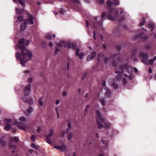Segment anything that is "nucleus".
<instances>
[{
	"label": "nucleus",
	"mask_w": 156,
	"mask_h": 156,
	"mask_svg": "<svg viewBox=\"0 0 156 156\" xmlns=\"http://www.w3.org/2000/svg\"><path fill=\"white\" fill-rule=\"evenodd\" d=\"M29 44V40H25L24 38L20 39V50L21 51L20 53V64L23 66H25L27 61L32 58L31 52L25 49V45L28 46Z\"/></svg>",
	"instance_id": "f257e3e1"
},
{
	"label": "nucleus",
	"mask_w": 156,
	"mask_h": 156,
	"mask_svg": "<svg viewBox=\"0 0 156 156\" xmlns=\"http://www.w3.org/2000/svg\"><path fill=\"white\" fill-rule=\"evenodd\" d=\"M96 114L97 115L96 120L98 128L100 129H102L103 125L104 128L106 129L109 128L111 126V124L109 122H107L105 118L101 117V114L98 111H96Z\"/></svg>",
	"instance_id": "f03ea898"
},
{
	"label": "nucleus",
	"mask_w": 156,
	"mask_h": 156,
	"mask_svg": "<svg viewBox=\"0 0 156 156\" xmlns=\"http://www.w3.org/2000/svg\"><path fill=\"white\" fill-rule=\"evenodd\" d=\"M31 88V86L30 84L27 85L24 90V94L22 96V98L23 101L31 105L33 104V100L31 98L28 97Z\"/></svg>",
	"instance_id": "7ed1b4c3"
},
{
	"label": "nucleus",
	"mask_w": 156,
	"mask_h": 156,
	"mask_svg": "<svg viewBox=\"0 0 156 156\" xmlns=\"http://www.w3.org/2000/svg\"><path fill=\"white\" fill-rule=\"evenodd\" d=\"M119 13V11L116 10L115 12L112 7H109L108 9V14L107 17L108 19L111 20L113 21L118 18V14Z\"/></svg>",
	"instance_id": "20e7f679"
},
{
	"label": "nucleus",
	"mask_w": 156,
	"mask_h": 156,
	"mask_svg": "<svg viewBox=\"0 0 156 156\" xmlns=\"http://www.w3.org/2000/svg\"><path fill=\"white\" fill-rule=\"evenodd\" d=\"M140 55L142 57V62L146 65L150 64L151 65H153L154 61L152 59L148 60L149 56L147 53H141Z\"/></svg>",
	"instance_id": "39448f33"
},
{
	"label": "nucleus",
	"mask_w": 156,
	"mask_h": 156,
	"mask_svg": "<svg viewBox=\"0 0 156 156\" xmlns=\"http://www.w3.org/2000/svg\"><path fill=\"white\" fill-rule=\"evenodd\" d=\"M27 119L24 117H20V129L26 131L27 129Z\"/></svg>",
	"instance_id": "423d86ee"
},
{
	"label": "nucleus",
	"mask_w": 156,
	"mask_h": 156,
	"mask_svg": "<svg viewBox=\"0 0 156 156\" xmlns=\"http://www.w3.org/2000/svg\"><path fill=\"white\" fill-rule=\"evenodd\" d=\"M26 15L28 17V19L25 20L24 21V22L27 25L28 23L32 25L34 24V17L29 12H26Z\"/></svg>",
	"instance_id": "0eeeda50"
},
{
	"label": "nucleus",
	"mask_w": 156,
	"mask_h": 156,
	"mask_svg": "<svg viewBox=\"0 0 156 156\" xmlns=\"http://www.w3.org/2000/svg\"><path fill=\"white\" fill-rule=\"evenodd\" d=\"M116 56H117V60L118 61L121 62L122 61V58L120 55L119 53H117L115 54L114 55L110 57L109 58H105L104 59V61L106 63H107L108 62L109 60L111 58L113 59Z\"/></svg>",
	"instance_id": "6e6552de"
},
{
	"label": "nucleus",
	"mask_w": 156,
	"mask_h": 156,
	"mask_svg": "<svg viewBox=\"0 0 156 156\" xmlns=\"http://www.w3.org/2000/svg\"><path fill=\"white\" fill-rule=\"evenodd\" d=\"M128 66L129 65L127 64H122V65H120L119 66V68L121 70V71H119L116 70L115 71V73H118L120 74H122L123 73V70L124 69L126 71Z\"/></svg>",
	"instance_id": "1a4fd4ad"
},
{
	"label": "nucleus",
	"mask_w": 156,
	"mask_h": 156,
	"mask_svg": "<svg viewBox=\"0 0 156 156\" xmlns=\"http://www.w3.org/2000/svg\"><path fill=\"white\" fill-rule=\"evenodd\" d=\"M106 4L108 6H112L113 4L115 5H117L119 4V2L118 0H113V2L110 0H108L106 2Z\"/></svg>",
	"instance_id": "9d476101"
},
{
	"label": "nucleus",
	"mask_w": 156,
	"mask_h": 156,
	"mask_svg": "<svg viewBox=\"0 0 156 156\" xmlns=\"http://www.w3.org/2000/svg\"><path fill=\"white\" fill-rule=\"evenodd\" d=\"M138 38L142 39L145 41L147 38V37L144 33H141L137 36H136L135 38L136 39Z\"/></svg>",
	"instance_id": "9b49d317"
},
{
	"label": "nucleus",
	"mask_w": 156,
	"mask_h": 156,
	"mask_svg": "<svg viewBox=\"0 0 156 156\" xmlns=\"http://www.w3.org/2000/svg\"><path fill=\"white\" fill-rule=\"evenodd\" d=\"M96 52L95 51H93L91 53V55H89L87 56V61L88 62L90 61V60H92L94 57L96 55Z\"/></svg>",
	"instance_id": "f8f14e48"
},
{
	"label": "nucleus",
	"mask_w": 156,
	"mask_h": 156,
	"mask_svg": "<svg viewBox=\"0 0 156 156\" xmlns=\"http://www.w3.org/2000/svg\"><path fill=\"white\" fill-rule=\"evenodd\" d=\"M80 51V48H77L76 50V54L77 56H79V58L80 59H81L82 58L83 56V53H79Z\"/></svg>",
	"instance_id": "ddd939ff"
},
{
	"label": "nucleus",
	"mask_w": 156,
	"mask_h": 156,
	"mask_svg": "<svg viewBox=\"0 0 156 156\" xmlns=\"http://www.w3.org/2000/svg\"><path fill=\"white\" fill-rule=\"evenodd\" d=\"M92 25V26L95 28H97L98 27H101L102 25V21H100L97 24L94 23Z\"/></svg>",
	"instance_id": "4468645a"
},
{
	"label": "nucleus",
	"mask_w": 156,
	"mask_h": 156,
	"mask_svg": "<svg viewBox=\"0 0 156 156\" xmlns=\"http://www.w3.org/2000/svg\"><path fill=\"white\" fill-rule=\"evenodd\" d=\"M105 90V96L107 97H110L111 96V91L110 90L106 87Z\"/></svg>",
	"instance_id": "2eb2a0df"
},
{
	"label": "nucleus",
	"mask_w": 156,
	"mask_h": 156,
	"mask_svg": "<svg viewBox=\"0 0 156 156\" xmlns=\"http://www.w3.org/2000/svg\"><path fill=\"white\" fill-rule=\"evenodd\" d=\"M27 24L23 22V23H22L20 25V30L24 31L26 29L27 27Z\"/></svg>",
	"instance_id": "dca6fc26"
},
{
	"label": "nucleus",
	"mask_w": 156,
	"mask_h": 156,
	"mask_svg": "<svg viewBox=\"0 0 156 156\" xmlns=\"http://www.w3.org/2000/svg\"><path fill=\"white\" fill-rule=\"evenodd\" d=\"M66 46L68 48H73L74 49H75L76 47V45H74V44L70 42L68 44H67Z\"/></svg>",
	"instance_id": "f3484780"
},
{
	"label": "nucleus",
	"mask_w": 156,
	"mask_h": 156,
	"mask_svg": "<svg viewBox=\"0 0 156 156\" xmlns=\"http://www.w3.org/2000/svg\"><path fill=\"white\" fill-rule=\"evenodd\" d=\"M60 46L63 47L64 48H65L67 46V43L65 41H60L58 46L59 47V48Z\"/></svg>",
	"instance_id": "a211bd4d"
},
{
	"label": "nucleus",
	"mask_w": 156,
	"mask_h": 156,
	"mask_svg": "<svg viewBox=\"0 0 156 156\" xmlns=\"http://www.w3.org/2000/svg\"><path fill=\"white\" fill-rule=\"evenodd\" d=\"M126 71L129 73H131L133 71V68L131 66H128Z\"/></svg>",
	"instance_id": "6ab92c4d"
},
{
	"label": "nucleus",
	"mask_w": 156,
	"mask_h": 156,
	"mask_svg": "<svg viewBox=\"0 0 156 156\" xmlns=\"http://www.w3.org/2000/svg\"><path fill=\"white\" fill-rule=\"evenodd\" d=\"M148 26L149 28H152L151 30V32L153 31L154 30L153 28H154L155 27L154 23H150L148 24Z\"/></svg>",
	"instance_id": "aec40b11"
},
{
	"label": "nucleus",
	"mask_w": 156,
	"mask_h": 156,
	"mask_svg": "<svg viewBox=\"0 0 156 156\" xmlns=\"http://www.w3.org/2000/svg\"><path fill=\"white\" fill-rule=\"evenodd\" d=\"M5 122L7 125H11L12 122V121L10 119H6L5 120Z\"/></svg>",
	"instance_id": "412c9836"
},
{
	"label": "nucleus",
	"mask_w": 156,
	"mask_h": 156,
	"mask_svg": "<svg viewBox=\"0 0 156 156\" xmlns=\"http://www.w3.org/2000/svg\"><path fill=\"white\" fill-rule=\"evenodd\" d=\"M11 140L14 143H17L19 141V137H16L14 138H11Z\"/></svg>",
	"instance_id": "4be33fe9"
},
{
	"label": "nucleus",
	"mask_w": 156,
	"mask_h": 156,
	"mask_svg": "<svg viewBox=\"0 0 156 156\" xmlns=\"http://www.w3.org/2000/svg\"><path fill=\"white\" fill-rule=\"evenodd\" d=\"M12 127L11 125H6L5 127V129L6 131H9L12 129Z\"/></svg>",
	"instance_id": "5701e85b"
},
{
	"label": "nucleus",
	"mask_w": 156,
	"mask_h": 156,
	"mask_svg": "<svg viewBox=\"0 0 156 156\" xmlns=\"http://www.w3.org/2000/svg\"><path fill=\"white\" fill-rule=\"evenodd\" d=\"M111 85L115 89H117L118 88V85L115 83L114 80V82L113 83H111Z\"/></svg>",
	"instance_id": "b1692460"
},
{
	"label": "nucleus",
	"mask_w": 156,
	"mask_h": 156,
	"mask_svg": "<svg viewBox=\"0 0 156 156\" xmlns=\"http://www.w3.org/2000/svg\"><path fill=\"white\" fill-rule=\"evenodd\" d=\"M31 146L32 147L37 150H38L39 149V146L35 145L34 143H32L31 145Z\"/></svg>",
	"instance_id": "393cba45"
},
{
	"label": "nucleus",
	"mask_w": 156,
	"mask_h": 156,
	"mask_svg": "<svg viewBox=\"0 0 156 156\" xmlns=\"http://www.w3.org/2000/svg\"><path fill=\"white\" fill-rule=\"evenodd\" d=\"M54 132V131L53 129H51L50 130L49 134L48 135H46V136H48V137H51L53 134Z\"/></svg>",
	"instance_id": "a878e982"
},
{
	"label": "nucleus",
	"mask_w": 156,
	"mask_h": 156,
	"mask_svg": "<svg viewBox=\"0 0 156 156\" xmlns=\"http://www.w3.org/2000/svg\"><path fill=\"white\" fill-rule=\"evenodd\" d=\"M68 128L66 129V133H67L69 132L71 129V123L70 122H69L68 123Z\"/></svg>",
	"instance_id": "bb28decb"
},
{
	"label": "nucleus",
	"mask_w": 156,
	"mask_h": 156,
	"mask_svg": "<svg viewBox=\"0 0 156 156\" xmlns=\"http://www.w3.org/2000/svg\"><path fill=\"white\" fill-rule=\"evenodd\" d=\"M47 137L46 139V142L49 144H51V139H50V137H48V136H46Z\"/></svg>",
	"instance_id": "cd10ccee"
},
{
	"label": "nucleus",
	"mask_w": 156,
	"mask_h": 156,
	"mask_svg": "<svg viewBox=\"0 0 156 156\" xmlns=\"http://www.w3.org/2000/svg\"><path fill=\"white\" fill-rule=\"evenodd\" d=\"M27 0H20V5L23 6H24L25 2Z\"/></svg>",
	"instance_id": "c85d7f7f"
},
{
	"label": "nucleus",
	"mask_w": 156,
	"mask_h": 156,
	"mask_svg": "<svg viewBox=\"0 0 156 156\" xmlns=\"http://www.w3.org/2000/svg\"><path fill=\"white\" fill-rule=\"evenodd\" d=\"M5 142L2 140H0V146L2 147H4L5 146Z\"/></svg>",
	"instance_id": "c756f323"
},
{
	"label": "nucleus",
	"mask_w": 156,
	"mask_h": 156,
	"mask_svg": "<svg viewBox=\"0 0 156 156\" xmlns=\"http://www.w3.org/2000/svg\"><path fill=\"white\" fill-rule=\"evenodd\" d=\"M33 111V109L32 107L31 106H30L27 110V112L28 113H31Z\"/></svg>",
	"instance_id": "7c9ffc66"
},
{
	"label": "nucleus",
	"mask_w": 156,
	"mask_h": 156,
	"mask_svg": "<svg viewBox=\"0 0 156 156\" xmlns=\"http://www.w3.org/2000/svg\"><path fill=\"white\" fill-rule=\"evenodd\" d=\"M42 98H39L38 100V103L40 106H42L43 105V103L42 101Z\"/></svg>",
	"instance_id": "2f4dec72"
},
{
	"label": "nucleus",
	"mask_w": 156,
	"mask_h": 156,
	"mask_svg": "<svg viewBox=\"0 0 156 156\" xmlns=\"http://www.w3.org/2000/svg\"><path fill=\"white\" fill-rule=\"evenodd\" d=\"M100 102L103 106H104L105 105V100L104 99L101 98L100 100Z\"/></svg>",
	"instance_id": "473e14b6"
},
{
	"label": "nucleus",
	"mask_w": 156,
	"mask_h": 156,
	"mask_svg": "<svg viewBox=\"0 0 156 156\" xmlns=\"http://www.w3.org/2000/svg\"><path fill=\"white\" fill-rule=\"evenodd\" d=\"M51 35L50 34H48L45 36L46 38L50 40L51 39Z\"/></svg>",
	"instance_id": "72a5a7b5"
},
{
	"label": "nucleus",
	"mask_w": 156,
	"mask_h": 156,
	"mask_svg": "<svg viewBox=\"0 0 156 156\" xmlns=\"http://www.w3.org/2000/svg\"><path fill=\"white\" fill-rule=\"evenodd\" d=\"M151 45L149 44H147L146 45L145 48L147 50H151Z\"/></svg>",
	"instance_id": "f704fd0d"
},
{
	"label": "nucleus",
	"mask_w": 156,
	"mask_h": 156,
	"mask_svg": "<svg viewBox=\"0 0 156 156\" xmlns=\"http://www.w3.org/2000/svg\"><path fill=\"white\" fill-rule=\"evenodd\" d=\"M73 134L72 133H69V135L68 136V139L70 140H71V139L72 137L73 136Z\"/></svg>",
	"instance_id": "c9c22d12"
},
{
	"label": "nucleus",
	"mask_w": 156,
	"mask_h": 156,
	"mask_svg": "<svg viewBox=\"0 0 156 156\" xmlns=\"http://www.w3.org/2000/svg\"><path fill=\"white\" fill-rule=\"evenodd\" d=\"M101 141L102 143L103 144V145H104L106 147H108V144L107 143H105L104 140H101Z\"/></svg>",
	"instance_id": "e433bc0d"
},
{
	"label": "nucleus",
	"mask_w": 156,
	"mask_h": 156,
	"mask_svg": "<svg viewBox=\"0 0 156 156\" xmlns=\"http://www.w3.org/2000/svg\"><path fill=\"white\" fill-rule=\"evenodd\" d=\"M120 74L117 75L115 78L117 80H120L121 78V76Z\"/></svg>",
	"instance_id": "4c0bfd02"
},
{
	"label": "nucleus",
	"mask_w": 156,
	"mask_h": 156,
	"mask_svg": "<svg viewBox=\"0 0 156 156\" xmlns=\"http://www.w3.org/2000/svg\"><path fill=\"white\" fill-rule=\"evenodd\" d=\"M59 48L58 46H57L55 50V55H57L58 53V52L59 51Z\"/></svg>",
	"instance_id": "58836bf2"
},
{
	"label": "nucleus",
	"mask_w": 156,
	"mask_h": 156,
	"mask_svg": "<svg viewBox=\"0 0 156 156\" xmlns=\"http://www.w3.org/2000/svg\"><path fill=\"white\" fill-rule=\"evenodd\" d=\"M16 57L18 60L20 59V53L19 52H17L16 54Z\"/></svg>",
	"instance_id": "ea45409f"
},
{
	"label": "nucleus",
	"mask_w": 156,
	"mask_h": 156,
	"mask_svg": "<svg viewBox=\"0 0 156 156\" xmlns=\"http://www.w3.org/2000/svg\"><path fill=\"white\" fill-rule=\"evenodd\" d=\"M106 14L105 12H103L101 15V18L102 19H104L106 16Z\"/></svg>",
	"instance_id": "a19ab883"
},
{
	"label": "nucleus",
	"mask_w": 156,
	"mask_h": 156,
	"mask_svg": "<svg viewBox=\"0 0 156 156\" xmlns=\"http://www.w3.org/2000/svg\"><path fill=\"white\" fill-rule=\"evenodd\" d=\"M19 124V123L17 121H16L13 123V124L14 125H18L17 126V127H18V128L20 129V126L19 125H18Z\"/></svg>",
	"instance_id": "79ce46f5"
},
{
	"label": "nucleus",
	"mask_w": 156,
	"mask_h": 156,
	"mask_svg": "<svg viewBox=\"0 0 156 156\" xmlns=\"http://www.w3.org/2000/svg\"><path fill=\"white\" fill-rule=\"evenodd\" d=\"M46 46L45 42L43 41L42 42L41 46L42 48H44Z\"/></svg>",
	"instance_id": "37998d69"
},
{
	"label": "nucleus",
	"mask_w": 156,
	"mask_h": 156,
	"mask_svg": "<svg viewBox=\"0 0 156 156\" xmlns=\"http://www.w3.org/2000/svg\"><path fill=\"white\" fill-rule=\"evenodd\" d=\"M90 107V105H87L86 106V108L85 111V112L86 113L87 112V109L88 108H89Z\"/></svg>",
	"instance_id": "c03bdc74"
},
{
	"label": "nucleus",
	"mask_w": 156,
	"mask_h": 156,
	"mask_svg": "<svg viewBox=\"0 0 156 156\" xmlns=\"http://www.w3.org/2000/svg\"><path fill=\"white\" fill-rule=\"evenodd\" d=\"M72 2L79 3V0H70Z\"/></svg>",
	"instance_id": "a18cd8bd"
},
{
	"label": "nucleus",
	"mask_w": 156,
	"mask_h": 156,
	"mask_svg": "<svg viewBox=\"0 0 156 156\" xmlns=\"http://www.w3.org/2000/svg\"><path fill=\"white\" fill-rule=\"evenodd\" d=\"M41 127H39L37 129L36 131L38 133H40L41 131Z\"/></svg>",
	"instance_id": "49530a36"
},
{
	"label": "nucleus",
	"mask_w": 156,
	"mask_h": 156,
	"mask_svg": "<svg viewBox=\"0 0 156 156\" xmlns=\"http://www.w3.org/2000/svg\"><path fill=\"white\" fill-rule=\"evenodd\" d=\"M32 78L31 77H29L28 79V82L29 83H30L32 82Z\"/></svg>",
	"instance_id": "de8ad7c7"
},
{
	"label": "nucleus",
	"mask_w": 156,
	"mask_h": 156,
	"mask_svg": "<svg viewBox=\"0 0 156 156\" xmlns=\"http://www.w3.org/2000/svg\"><path fill=\"white\" fill-rule=\"evenodd\" d=\"M55 148L58 150H60V149H61L62 147V146L59 145V146H55Z\"/></svg>",
	"instance_id": "09e8293b"
},
{
	"label": "nucleus",
	"mask_w": 156,
	"mask_h": 156,
	"mask_svg": "<svg viewBox=\"0 0 156 156\" xmlns=\"http://www.w3.org/2000/svg\"><path fill=\"white\" fill-rule=\"evenodd\" d=\"M66 133L65 131H63L61 133L60 135L62 136L63 137L64 136Z\"/></svg>",
	"instance_id": "8fccbe9b"
},
{
	"label": "nucleus",
	"mask_w": 156,
	"mask_h": 156,
	"mask_svg": "<svg viewBox=\"0 0 156 156\" xmlns=\"http://www.w3.org/2000/svg\"><path fill=\"white\" fill-rule=\"evenodd\" d=\"M125 20V18L124 17H121L119 19V21L121 22Z\"/></svg>",
	"instance_id": "3c124183"
},
{
	"label": "nucleus",
	"mask_w": 156,
	"mask_h": 156,
	"mask_svg": "<svg viewBox=\"0 0 156 156\" xmlns=\"http://www.w3.org/2000/svg\"><path fill=\"white\" fill-rule=\"evenodd\" d=\"M59 12L61 14L63 15L64 13V11L63 9H62Z\"/></svg>",
	"instance_id": "603ef678"
},
{
	"label": "nucleus",
	"mask_w": 156,
	"mask_h": 156,
	"mask_svg": "<svg viewBox=\"0 0 156 156\" xmlns=\"http://www.w3.org/2000/svg\"><path fill=\"white\" fill-rule=\"evenodd\" d=\"M16 13L17 14L19 15V14H20V10L19 9H18L16 8Z\"/></svg>",
	"instance_id": "864d4df0"
},
{
	"label": "nucleus",
	"mask_w": 156,
	"mask_h": 156,
	"mask_svg": "<svg viewBox=\"0 0 156 156\" xmlns=\"http://www.w3.org/2000/svg\"><path fill=\"white\" fill-rule=\"evenodd\" d=\"M105 2V0H100L97 3L99 4H101Z\"/></svg>",
	"instance_id": "5fc2aeb1"
},
{
	"label": "nucleus",
	"mask_w": 156,
	"mask_h": 156,
	"mask_svg": "<svg viewBox=\"0 0 156 156\" xmlns=\"http://www.w3.org/2000/svg\"><path fill=\"white\" fill-rule=\"evenodd\" d=\"M93 36H94V40L96 39V33L95 31H94L93 32Z\"/></svg>",
	"instance_id": "6e6d98bb"
},
{
	"label": "nucleus",
	"mask_w": 156,
	"mask_h": 156,
	"mask_svg": "<svg viewBox=\"0 0 156 156\" xmlns=\"http://www.w3.org/2000/svg\"><path fill=\"white\" fill-rule=\"evenodd\" d=\"M62 148L60 149L61 151H64L66 150V147L64 146H62Z\"/></svg>",
	"instance_id": "4d7b16f0"
},
{
	"label": "nucleus",
	"mask_w": 156,
	"mask_h": 156,
	"mask_svg": "<svg viewBox=\"0 0 156 156\" xmlns=\"http://www.w3.org/2000/svg\"><path fill=\"white\" fill-rule=\"evenodd\" d=\"M87 76V73H85L82 77V80H83Z\"/></svg>",
	"instance_id": "13d9d810"
},
{
	"label": "nucleus",
	"mask_w": 156,
	"mask_h": 156,
	"mask_svg": "<svg viewBox=\"0 0 156 156\" xmlns=\"http://www.w3.org/2000/svg\"><path fill=\"white\" fill-rule=\"evenodd\" d=\"M112 65L114 67H115L116 66V63H115V61H114L112 62Z\"/></svg>",
	"instance_id": "bf43d9fd"
},
{
	"label": "nucleus",
	"mask_w": 156,
	"mask_h": 156,
	"mask_svg": "<svg viewBox=\"0 0 156 156\" xmlns=\"http://www.w3.org/2000/svg\"><path fill=\"white\" fill-rule=\"evenodd\" d=\"M86 27L87 28L89 27V22L88 20H87L86 21Z\"/></svg>",
	"instance_id": "052dcab7"
},
{
	"label": "nucleus",
	"mask_w": 156,
	"mask_h": 156,
	"mask_svg": "<svg viewBox=\"0 0 156 156\" xmlns=\"http://www.w3.org/2000/svg\"><path fill=\"white\" fill-rule=\"evenodd\" d=\"M35 138V136L34 135H31V138L32 140H34Z\"/></svg>",
	"instance_id": "680f3d73"
},
{
	"label": "nucleus",
	"mask_w": 156,
	"mask_h": 156,
	"mask_svg": "<svg viewBox=\"0 0 156 156\" xmlns=\"http://www.w3.org/2000/svg\"><path fill=\"white\" fill-rule=\"evenodd\" d=\"M14 1L16 3H20V0H14Z\"/></svg>",
	"instance_id": "e2e57ef3"
},
{
	"label": "nucleus",
	"mask_w": 156,
	"mask_h": 156,
	"mask_svg": "<svg viewBox=\"0 0 156 156\" xmlns=\"http://www.w3.org/2000/svg\"><path fill=\"white\" fill-rule=\"evenodd\" d=\"M128 77L130 80H131L132 78V75H130L129 76H128Z\"/></svg>",
	"instance_id": "0e129e2a"
},
{
	"label": "nucleus",
	"mask_w": 156,
	"mask_h": 156,
	"mask_svg": "<svg viewBox=\"0 0 156 156\" xmlns=\"http://www.w3.org/2000/svg\"><path fill=\"white\" fill-rule=\"evenodd\" d=\"M148 71L150 73H152V69L151 68H149Z\"/></svg>",
	"instance_id": "69168bd1"
},
{
	"label": "nucleus",
	"mask_w": 156,
	"mask_h": 156,
	"mask_svg": "<svg viewBox=\"0 0 156 156\" xmlns=\"http://www.w3.org/2000/svg\"><path fill=\"white\" fill-rule=\"evenodd\" d=\"M49 46L50 47H51L53 45V44L52 43H50L48 44Z\"/></svg>",
	"instance_id": "338daca9"
},
{
	"label": "nucleus",
	"mask_w": 156,
	"mask_h": 156,
	"mask_svg": "<svg viewBox=\"0 0 156 156\" xmlns=\"http://www.w3.org/2000/svg\"><path fill=\"white\" fill-rule=\"evenodd\" d=\"M28 151L30 153H32L33 152V150L32 149H29Z\"/></svg>",
	"instance_id": "774afa93"
}]
</instances>
